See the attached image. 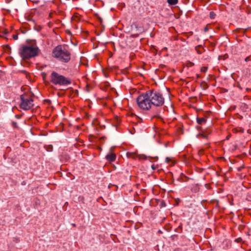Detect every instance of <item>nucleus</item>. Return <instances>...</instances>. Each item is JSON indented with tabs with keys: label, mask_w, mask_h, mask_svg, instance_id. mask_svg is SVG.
Returning a JSON list of instances; mask_svg holds the SVG:
<instances>
[{
	"label": "nucleus",
	"mask_w": 251,
	"mask_h": 251,
	"mask_svg": "<svg viewBox=\"0 0 251 251\" xmlns=\"http://www.w3.org/2000/svg\"><path fill=\"white\" fill-rule=\"evenodd\" d=\"M40 50L35 40H26V44L22 45L19 50V53L23 60H29L38 56Z\"/></svg>",
	"instance_id": "1"
},
{
	"label": "nucleus",
	"mask_w": 251,
	"mask_h": 251,
	"mask_svg": "<svg viewBox=\"0 0 251 251\" xmlns=\"http://www.w3.org/2000/svg\"><path fill=\"white\" fill-rule=\"evenodd\" d=\"M52 56L59 61L65 63L68 62L71 59V53L63 46L56 47L52 51Z\"/></svg>",
	"instance_id": "2"
},
{
	"label": "nucleus",
	"mask_w": 251,
	"mask_h": 251,
	"mask_svg": "<svg viewBox=\"0 0 251 251\" xmlns=\"http://www.w3.org/2000/svg\"><path fill=\"white\" fill-rule=\"evenodd\" d=\"M148 96L151 100V105L160 107L164 103V98L162 94L154 90H150L147 91Z\"/></svg>",
	"instance_id": "3"
},
{
	"label": "nucleus",
	"mask_w": 251,
	"mask_h": 251,
	"mask_svg": "<svg viewBox=\"0 0 251 251\" xmlns=\"http://www.w3.org/2000/svg\"><path fill=\"white\" fill-rule=\"evenodd\" d=\"M148 96V94L147 91L145 93H143L137 97L136 99L137 103L141 109L148 110L151 108V100Z\"/></svg>",
	"instance_id": "4"
},
{
	"label": "nucleus",
	"mask_w": 251,
	"mask_h": 251,
	"mask_svg": "<svg viewBox=\"0 0 251 251\" xmlns=\"http://www.w3.org/2000/svg\"><path fill=\"white\" fill-rule=\"evenodd\" d=\"M50 78L51 82L55 85L65 86L71 83L70 79L55 72L51 73Z\"/></svg>",
	"instance_id": "5"
},
{
	"label": "nucleus",
	"mask_w": 251,
	"mask_h": 251,
	"mask_svg": "<svg viewBox=\"0 0 251 251\" xmlns=\"http://www.w3.org/2000/svg\"><path fill=\"white\" fill-rule=\"evenodd\" d=\"M21 102L20 107L25 110H28L31 109L33 106V100L31 98V94L25 93L20 96Z\"/></svg>",
	"instance_id": "6"
},
{
	"label": "nucleus",
	"mask_w": 251,
	"mask_h": 251,
	"mask_svg": "<svg viewBox=\"0 0 251 251\" xmlns=\"http://www.w3.org/2000/svg\"><path fill=\"white\" fill-rule=\"evenodd\" d=\"M127 156L129 158H135L136 157H138L139 159H145L146 156L144 155H136L133 152H127Z\"/></svg>",
	"instance_id": "7"
},
{
	"label": "nucleus",
	"mask_w": 251,
	"mask_h": 251,
	"mask_svg": "<svg viewBox=\"0 0 251 251\" xmlns=\"http://www.w3.org/2000/svg\"><path fill=\"white\" fill-rule=\"evenodd\" d=\"M116 154L115 153H112V152H110L109 154H108L107 155H106V157H105L106 159L110 162L114 161L116 159Z\"/></svg>",
	"instance_id": "8"
},
{
	"label": "nucleus",
	"mask_w": 251,
	"mask_h": 251,
	"mask_svg": "<svg viewBox=\"0 0 251 251\" xmlns=\"http://www.w3.org/2000/svg\"><path fill=\"white\" fill-rule=\"evenodd\" d=\"M197 123L199 124H202V123H205L206 120L205 118H197Z\"/></svg>",
	"instance_id": "9"
},
{
	"label": "nucleus",
	"mask_w": 251,
	"mask_h": 251,
	"mask_svg": "<svg viewBox=\"0 0 251 251\" xmlns=\"http://www.w3.org/2000/svg\"><path fill=\"white\" fill-rule=\"evenodd\" d=\"M167 2L170 5H175L178 2V0H167Z\"/></svg>",
	"instance_id": "10"
},
{
	"label": "nucleus",
	"mask_w": 251,
	"mask_h": 251,
	"mask_svg": "<svg viewBox=\"0 0 251 251\" xmlns=\"http://www.w3.org/2000/svg\"><path fill=\"white\" fill-rule=\"evenodd\" d=\"M197 136L198 137L207 138V136L204 131H203L202 133L199 134Z\"/></svg>",
	"instance_id": "11"
},
{
	"label": "nucleus",
	"mask_w": 251,
	"mask_h": 251,
	"mask_svg": "<svg viewBox=\"0 0 251 251\" xmlns=\"http://www.w3.org/2000/svg\"><path fill=\"white\" fill-rule=\"evenodd\" d=\"M201 48V46H198L196 47V50H197V51L199 54H201L202 52V51L200 50V48Z\"/></svg>",
	"instance_id": "12"
},
{
	"label": "nucleus",
	"mask_w": 251,
	"mask_h": 251,
	"mask_svg": "<svg viewBox=\"0 0 251 251\" xmlns=\"http://www.w3.org/2000/svg\"><path fill=\"white\" fill-rule=\"evenodd\" d=\"M215 16V14L214 13V12H210V18L213 19V18H214Z\"/></svg>",
	"instance_id": "13"
},
{
	"label": "nucleus",
	"mask_w": 251,
	"mask_h": 251,
	"mask_svg": "<svg viewBox=\"0 0 251 251\" xmlns=\"http://www.w3.org/2000/svg\"><path fill=\"white\" fill-rule=\"evenodd\" d=\"M207 68L206 67H202L201 68V72H206L207 71Z\"/></svg>",
	"instance_id": "14"
},
{
	"label": "nucleus",
	"mask_w": 251,
	"mask_h": 251,
	"mask_svg": "<svg viewBox=\"0 0 251 251\" xmlns=\"http://www.w3.org/2000/svg\"><path fill=\"white\" fill-rule=\"evenodd\" d=\"M194 65V63L191 62H188L187 64V66L188 67H192Z\"/></svg>",
	"instance_id": "15"
},
{
	"label": "nucleus",
	"mask_w": 251,
	"mask_h": 251,
	"mask_svg": "<svg viewBox=\"0 0 251 251\" xmlns=\"http://www.w3.org/2000/svg\"><path fill=\"white\" fill-rule=\"evenodd\" d=\"M204 132L205 133V134H206L207 135V136H208V134H210L211 133V130H210V129H208V130H207L206 131H204Z\"/></svg>",
	"instance_id": "16"
},
{
	"label": "nucleus",
	"mask_w": 251,
	"mask_h": 251,
	"mask_svg": "<svg viewBox=\"0 0 251 251\" xmlns=\"http://www.w3.org/2000/svg\"><path fill=\"white\" fill-rule=\"evenodd\" d=\"M249 61H251V56H248L245 58L246 62H248Z\"/></svg>",
	"instance_id": "17"
},
{
	"label": "nucleus",
	"mask_w": 251,
	"mask_h": 251,
	"mask_svg": "<svg viewBox=\"0 0 251 251\" xmlns=\"http://www.w3.org/2000/svg\"><path fill=\"white\" fill-rule=\"evenodd\" d=\"M13 38L14 40H17L18 36V35L15 34L13 35Z\"/></svg>",
	"instance_id": "18"
},
{
	"label": "nucleus",
	"mask_w": 251,
	"mask_h": 251,
	"mask_svg": "<svg viewBox=\"0 0 251 251\" xmlns=\"http://www.w3.org/2000/svg\"><path fill=\"white\" fill-rule=\"evenodd\" d=\"M12 125L14 127H17V124L16 122H13L12 123Z\"/></svg>",
	"instance_id": "19"
},
{
	"label": "nucleus",
	"mask_w": 251,
	"mask_h": 251,
	"mask_svg": "<svg viewBox=\"0 0 251 251\" xmlns=\"http://www.w3.org/2000/svg\"><path fill=\"white\" fill-rule=\"evenodd\" d=\"M237 242H240L242 241V238H238L237 239H236L235 240Z\"/></svg>",
	"instance_id": "20"
},
{
	"label": "nucleus",
	"mask_w": 251,
	"mask_h": 251,
	"mask_svg": "<svg viewBox=\"0 0 251 251\" xmlns=\"http://www.w3.org/2000/svg\"><path fill=\"white\" fill-rule=\"evenodd\" d=\"M170 160H171V159L170 158H169V157H167L166 158V162H167V163L169 162V161Z\"/></svg>",
	"instance_id": "21"
},
{
	"label": "nucleus",
	"mask_w": 251,
	"mask_h": 251,
	"mask_svg": "<svg viewBox=\"0 0 251 251\" xmlns=\"http://www.w3.org/2000/svg\"><path fill=\"white\" fill-rule=\"evenodd\" d=\"M21 72H22V73H24V74H25V75H26L27 76V73H26V71H24V70H23V71H21Z\"/></svg>",
	"instance_id": "22"
},
{
	"label": "nucleus",
	"mask_w": 251,
	"mask_h": 251,
	"mask_svg": "<svg viewBox=\"0 0 251 251\" xmlns=\"http://www.w3.org/2000/svg\"><path fill=\"white\" fill-rule=\"evenodd\" d=\"M204 31H205V32H207V31L208 30V28L207 26H206V27L204 28Z\"/></svg>",
	"instance_id": "23"
},
{
	"label": "nucleus",
	"mask_w": 251,
	"mask_h": 251,
	"mask_svg": "<svg viewBox=\"0 0 251 251\" xmlns=\"http://www.w3.org/2000/svg\"><path fill=\"white\" fill-rule=\"evenodd\" d=\"M154 117L161 119V117L159 115H155Z\"/></svg>",
	"instance_id": "24"
},
{
	"label": "nucleus",
	"mask_w": 251,
	"mask_h": 251,
	"mask_svg": "<svg viewBox=\"0 0 251 251\" xmlns=\"http://www.w3.org/2000/svg\"><path fill=\"white\" fill-rule=\"evenodd\" d=\"M151 168H152V169L153 170H155V168H155V166H154V165H152L151 166Z\"/></svg>",
	"instance_id": "25"
},
{
	"label": "nucleus",
	"mask_w": 251,
	"mask_h": 251,
	"mask_svg": "<svg viewBox=\"0 0 251 251\" xmlns=\"http://www.w3.org/2000/svg\"><path fill=\"white\" fill-rule=\"evenodd\" d=\"M6 47H7V48H8L9 49H10V47L9 46H6Z\"/></svg>",
	"instance_id": "26"
},
{
	"label": "nucleus",
	"mask_w": 251,
	"mask_h": 251,
	"mask_svg": "<svg viewBox=\"0 0 251 251\" xmlns=\"http://www.w3.org/2000/svg\"><path fill=\"white\" fill-rule=\"evenodd\" d=\"M200 77V75H197V78H198L199 77Z\"/></svg>",
	"instance_id": "27"
},
{
	"label": "nucleus",
	"mask_w": 251,
	"mask_h": 251,
	"mask_svg": "<svg viewBox=\"0 0 251 251\" xmlns=\"http://www.w3.org/2000/svg\"><path fill=\"white\" fill-rule=\"evenodd\" d=\"M75 92H78L77 90H75Z\"/></svg>",
	"instance_id": "28"
},
{
	"label": "nucleus",
	"mask_w": 251,
	"mask_h": 251,
	"mask_svg": "<svg viewBox=\"0 0 251 251\" xmlns=\"http://www.w3.org/2000/svg\"><path fill=\"white\" fill-rule=\"evenodd\" d=\"M73 226H75V224H73Z\"/></svg>",
	"instance_id": "29"
}]
</instances>
